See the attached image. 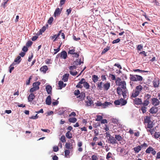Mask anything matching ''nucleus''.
Listing matches in <instances>:
<instances>
[{
    "mask_svg": "<svg viewBox=\"0 0 160 160\" xmlns=\"http://www.w3.org/2000/svg\"><path fill=\"white\" fill-rule=\"evenodd\" d=\"M130 80L132 81H142L143 79V78L141 76L137 75L130 74Z\"/></svg>",
    "mask_w": 160,
    "mask_h": 160,
    "instance_id": "f257e3e1",
    "label": "nucleus"
},
{
    "mask_svg": "<svg viewBox=\"0 0 160 160\" xmlns=\"http://www.w3.org/2000/svg\"><path fill=\"white\" fill-rule=\"evenodd\" d=\"M116 83L117 85L121 86V88L123 89H126V83L124 81H121V78H118L116 81Z\"/></svg>",
    "mask_w": 160,
    "mask_h": 160,
    "instance_id": "f03ea898",
    "label": "nucleus"
},
{
    "mask_svg": "<svg viewBox=\"0 0 160 160\" xmlns=\"http://www.w3.org/2000/svg\"><path fill=\"white\" fill-rule=\"evenodd\" d=\"M108 123V121L106 119H103L102 115H101V124L102 125L104 124L103 126V129L105 130V131H108L109 130V128L108 127L107 124Z\"/></svg>",
    "mask_w": 160,
    "mask_h": 160,
    "instance_id": "7ed1b4c3",
    "label": "nucleus"
},
{
    "mask_svg": "<svg viewBox=\"0 0 160 160\" xmlns=\"http://www.w3.org/2000/svg\"><path fill=\"white\" fill-rule=\"evenodd\" d=\"M127 103L126 100L121 98L119 100H115L114 102V103L116 105H120L121 106L125 105Z\"/></svg>",
    "mask_w": 160,
    "mask_h": 160,
    "instance_id": "20e7f679",
    "label": "nucleus"
},
{
    "mask_svg": "<svg viewBox=\"0 0 160 160\" xmlns=\"http://www.w3.org/2000/svg\"><path fill=\"white\" fill-rule=\"evenodd\" d=\"M76 68L77 67L75 65H73L69 67V68L70 70L69 72L71 75H72L73 76H76L77 75L78 73L77 71H75V72H73L72 71L74 69H76Z\"/></svg>",
    "mask_w": 160,
    "mask_h": 160,
    "instance_id": "39448f33",
    "label": "nucleus"
},
{
    "mask_svg": "<svg viewBox=\"0 0 160 160\" xmlns=\"http://www.w3.org/2000/svg\"><path fill=\"white\" fill-rule=\"evenodd\" d=\"M145 152L147 153H149L151 152L153 155H155L156 153V151L151 146H149L146 150Z\"/></svg>",
    "mask_w": 160,
    "mask_h": 160,
    "instance_id": "423d86ee",
    "label": "nucleus"
},
{
    "mask_svg": "<svg viewBox=\"0 0 160 160\" xmlns=\"http://www.w3.org/2000/svg\"><path fill=\"white\" fill-rule=\"evenodd\" d=\"M83 143L82 141H79L77 142V146L78 147V151L80 152H82L83 151V148L82 147Z\"/></svg>",
    "mask_w": 160,
    "mask_h": 160,
    "instance_id": "0eeeda50",
    "label": "nucleus"
},
{
    "mask_svg": "<svg viewBox=\"0 0 160 160\" xmlns=\"http://www.w3.org/2000/svg\"><path fill=\"white\" fill-rule=\"evenodd\" d=\"M62 8H61L60 9L59 8H57L54 12V17H56L60 15L62 11Z\"/></svg>",
    "mask_w": 160,
    "mask_h": 160,
    "instance_id": "6e6552de",
    "label": "nucleus"
},
{
    "mask_svg": "<svg viewBox=\"0 0 160 160\" xmlns=\"http://www.w3.org/2000/svg\"><path fill=\"white\" fill-rule=\"evenodd\" d=\"M152 103L154 106L158 105L159 103V100L156 98H153L152 99Z\"/></svg>",
    "mask_w": 160,
    "mask_h": 160,
    "instance_id": "1a4fd4ad",
    "label": "nucleus"
},
{
    "mask_svg": "<svg viewBox=\"0 0 160 160\" xmlns=\"http://www.w3.org/2000/svg\"><path fill=\"white\" fill-rule=\"evenodd\" d=\"M61 58V59H66L67 57V53L65 51H63L60 53Z\"/></svg>",
    "mask_w": 160,
    "mask_h": 160,
    "instance_id": "9d476101",
    "label": "nucleus"
},
{
    "mask_svg": "<svg viewBox=\"0 0 160 160\" xmlns=\"http://www.w3.org/2000/svg\"><path fill=\"white\" fill-rule=\"evenodd\" d=\"M158 111L157 107H152L149 110V112L152 114L156 113Z\"/></svg>",
    "mask_w": 160,
    "mask_h": 160,
    "instance_id": "9b49d317",
    "label": "nucleus"
},
{
    "mask_svg": "<svg viewBox=\"0 0 160 160\" xmlns=\"http://www.w3.org/2000/svg\"><path fill=\"white\" fill-rule=\"evenodd\" d=\"M122 95L124 98H128V92L127 89L123 90Z\"/></svg>",
    "mask_w": 160,
    "mask_h": 160,
    "instance_id": "f8f14e48",
    "label": "nucleus"
},
{
    "mask_svg": "<svg viewBox=\"0 0 160 160\" xmlns=\"http://www.w3.org/2000/svg\"><path fill=\"white\" fill-rule=\"evenodd\" d=\"M35 97V96L33 93L30 94L28 98V101L29 102H32Z\"/></svg>",
    "mask_w": 160,
    "mask_h": 160,
    "instance_id": "ddd939ff",
    "label": "nucleus"
},
{
    "mask_svg": "<svg viewBox=\"0 0 160 160\" xmlns=\"http://www.w3.org/2000/svg\"><path fill=\"white\" fill-rule=\"evenodd\" d=\"M109 140L110 141V143L112 144L117 143H118L115 138L112 136H110V138H109Z\"/></svg>",
    "mask_w": 160,
    "mask_h": 160,
    "instance_id": "4468645a",
    "label": "nucleus"
},
{
    "mask_svg": "<svg viewBox=\"0 0 160 160\" xmlns=\"http://www.w3.org/2000/svg\"><path fill=\"white\" fill-rule=\"evenodd\" d=\"M110 84L109 82H107L104 84L103 88L105 90L107 91L110 87Z\"/></svg>",
    "mask_w": 160,
    "mask_h": 160,
    "instance_id": "2eb2a0df",
    "label": "nucleus"
},
{
    "mask_svg": "<svg viewBox=\"0 0 160 160\" xmlns=\"http://www.w3.org/2000/svg\"><path fill=\"white\" fill-rule=\"evenodd\" d=\"M46 89L47 93L48 94H51L52 93V87L50 85H47L46 87Z\"/></svg>",
    "mask_w": 160,
    "mask_h": 160,
    "instance_id": "dca6fc26",
    "label": "nucleus"
},
{
    "mask_svg": "<svg viewBox=\"0 0 160 160\" xmlns=\"http://www.w3.org/2000/svg\"><path fill=\"white\" fill-rule=\"evenodd\" d=\"M87 98L88 100L85 102L86 105L87 106H90L92 104H93V101L92 100H90L91 99L89 97H87Z\"/></svg>",
    "mask_w": 160,
    "mask_h": 160,
    "instance_id": "f3484780",
    "label": "nucleus"
},
{
    "mask_svg": "<svg viewBox=\"0 0 160 160\" xmlns=\"http://www.w3.org/2000/svg\"><path fill=\"white\" fill-rule=\"evenodd\" d=\"M134 102L135 104L138 105H141L142 103L141 99L138 98H137L135 99Z\"/></svg>",
    "mask_w": 160,
    "mask_h": 160,
    "instance_id": "a211bd4d",
    "label": "nucleus"
},
{
    "mask_svg": "<svg viewBox=\"0 0 160 160\" xmlns=\"http://www.w3.org/2000/svg\"><path fill=\"white\" fill-rule=\"evenodd\" d=\"M159 81L158 79H155L153 81V84L154 88L158 87L159 84Z\"/></svg>",
    "mask_w": 160,
    "mask_h": 160,
    "instance_id": "6ab92c4d",
    "label": "nucleus"
},
{
    "mask_svg": "<svg viewBox=\"0 0 160 160\" xmlns=\"http://www.w3.org/2000/svg\"><path fill=\"white\" fill-rule=\"evenodd\" d=\"M46 104L50 105L51 103V97L50 95L48 96L46 100Z\"/></svg>",
    "mask_w": 160,
    "mask_h": 160,
    "instance_id": "aec40b11",
    "label": "nucleus"
},
{
    "mask_svg": "<svg viewBox=\"0 0 160 160\" xmlns=\"http://www.w3.org/2000/svg\"><path fill=\"white\" fill-rule=\"evenodd\" d=\"M84 78H82L80 81L78 83V84L76 85V87L77 88H82V86L81 85L83 83V81Z\"/></svg>",
    "mask_w": 160,
    "mask_h": 160,
    "instance_id": "412c9836",
    "label": "nucleus"
},
{
    "mask_svg": "<svg viewBox=\"0 0 160 160\" xmlns=\"http://www.w3.org/2000/svg\"><path fill=\"white\" fill-rule=\"evenodd\" d=\"M48 68L46 65L41 67L40 68L41 71L43 72L44 73H46V72L48 70Z\"/></svg>",
    "mask_w": 160,
    "mask_h": 160,
    "instance_id": "4be33fe9",
    "label": "nucleus"
},
{
    "mask_svg": "<svg viewBox=\"0 0 160 160\" xmlns=\"http://www.w3.org/2000/svg\"><path fill=\"white\" fill-rule=\"evenodd\" d=\"M85 97V93L84 92H82L80 94V95L78 96V98H79L81 100H83L84 99Z\"/></svg>",
    "mask_w": 160,
    "mask_h": 160,
    "instance_id": "5701e85b",
    "label": "nucleus"
},
{
    "mask_svg": "<svg viewBox=\"0 0 160 160\" xmlns=\"http://www.w3.org/2000/svg\"><path fill=\"white\" fill-rule=\"evenodd\" d=\"M69 76V74L68 73H66L63 76L62 80L64 82H66L68 81V78Z\"/></svg>",
    "mask_w": 160,
    "mask_h": 160,
    "instance_id": "b1692460",
    "label": "nucleus"
},
{
    "mask_svg": "<svg viewBox=\"0 0 160 160\" xmlns=\"http://www.w3.org/2000/svg\"><path fill=\"white\" fill-rule=\"evenodd\" d=\"M139 94V93L136 90H134L132 92V97L135 98L138 96Z\"/></svg>",
    "mask_w": 160,
    "mask_h": 160,
    "instance_id": "393cba45",
    "label": "nucleus"
},
{
    "mask_svg": "<svg viewBox=\"0 0 160 160\" xmlns=\"http://www.w3.org/2000/svg\"><path fill=\"white\" fill-rule=\"evenodd\" d=\"M65 148L71 150L73 149L72 146L70 143L66 142L65 145Z\"/></svg>",
    "mask_w": 160,
    "mask_h": 160,
    "instance_id": "a878e982",
    "label": "nucleus"
},
{
    "mask_svg": "<svg viewBox=\"0 0 160 160\" xmlns=\"http://www.w3.org/2000/svg\"><path fill=\"white\" fill-rule=\"evenodd\" d=\"M83 82V83L82 84H83L84 87L86 89H88L89 88L90 86L89 84L87 82L85 81V80L84 78Z\"/></svg>",
    "mask_w": 160,
    "mask_h": 160,
    "instance_id": "bb28decb",
    "label": "nucleus"
},
{
    "mask_svg": "<svg viewBox=\"0 0 160 160\" xmlns=\"http://www.w3.org/2000/svg\"><path fill=\"white\" fill-rule=\"evenodd\" d=\"M142 87L141 85H139L137 86L135 88V90L138 92L139 93L141 92L142 90Z\"/></svg>",
    "mask_w": 160,
    "mask_h": 160,
    "instance_id": "cd10ccee",
    "label": "nucleus"
},
{
    "mask_svg": "<svg viewBox=\"0 0 160 160\" xmlns=\"http://www.w3.org/2000/svg\"><path fill=\"white\" fill-rule=\"evenodd\" d=\"M21 58L20 56H18L14 60V62L18 64L21 61Z\"/></svg>",
    "mask_w": 160,
    "mask_h": 160,
    "instance_id": "c85d7f7f",
    "label": "nucleus"
},
{
    "mask_svg": "<svg viewBox=\"0 0 160 160\" xmlns=\"http://www.w3.org/2000/svg\"><path fill=\"white\" fill-rule=\"evenodd\" d=\"M133 149L136 153H138L141 149V146H138L134 148Z\"/></svg>",
    "mask_w": 160,
    "mask_h": 160,
    "instance_id": "c756f323",
    "label": "nucleus"
},
{
    "mask_svg": "<svg viewBox=\"0 0 160 160\" xmlns=\"http://www.w3.org/2000/svg\"><path fill=\"white\" fill-rule=\"evenodd\" d=\"M111 103L109 102H105L103 104L101 103V106H102L103 108H106V107L108 106L109 105H110Z\"/></svg>",
    "mask_w": 160,
    "mask_h": 160,
    "instance_id": "7c9ffc66",
    "label": "nucleus"
},
{
    "mask_svg": "<svg viewBox=\"0 0 160 160\" xmlns=\"http://www.w3.org/2000/svg\"><path fill=\"white\" fill-rule=\"evenodd\" d=\"M117 91L118 94L120 96L122 95L123 90L120 87H118L117 88Z\"/></svg>",
    "mask_w": 160,
    "mask_h": 160,
    "instance_id": "2f4dec72",
    "label": "nucleus"
},
{
    "mask_svg": "<svg viewBox=\"0 0 160 160\" xmlns=\"http://www.w3.org/2000/svg\"><path fill=\"white\" fill-rule=\"evenodd\" d=\"M66 137L69 139H70L72 138V134L70 131H68L66 134Z\"/></svg>",
    "mask_w": 160,
    "mask_h": 160,
    "instance_id": "473e14b6",
    "label": "nucleus"
},
{
    "mask_svg": "<svg viewBox=\"0 0 160 160\" xmlns=\"http://www.w3.org/2000/svg\"><path fill=\"white\" fill-rule=\"evenodd\" d=\"M77 121V119L75 118H70L68 119V121L70 122L75 123Z\"/></svg>",
    "mask_w": 160,
    "mask_h": 160,
    "instance_id": "72a5a7b5",
    "label": "nucleus"
},
{
    "mask_svg": "<svg viewBox=\"0 0 160 160\" xmlns=\"http://www.w3.org/2000/svg\"><path fill=\"white\" fill-rule=\"evenodd\" d=\"M92 79L93 81L95 82L98 81V78L97 75H94L92 76Z\"/></svg>",
    "mask_w": 160,
    "mask_h": 160,
    "instance_id": "f704fd0d",
    "label": "nucleus"
},
{
    "mask_svg": "<svg viewBox=\"0 0 160 160\" xmlns=\"http://www.w3.org/2000/svg\"><path fill=\"white\" fill-rule=\"evenodd\" d=\"M149 100H144L143 102H142V105L143 106H148L149 103Z\"/></svg>",
    "mask_w": 160,
    "mask_h": 160,
    "instance_id": "c9c22d12",
    "label": "nucleus"
},
{
    "mask_svg": "<svg viewBox=\"0 0 160 160\" xmlns=\"http://www.w3.org/2000/svg\"><path fill=\"white\" fill-rule=\"evenodd\" d=\"M65 152V157L66 158H69V155L70 153V152L69 150L66 149L64 151Z\"/></svg>",
    "mask_w": 160,
    "mask_h": 160,
    "instance_id": "e433bc0d",
    "label": "nucleus"
},
{
    "mask_svg": "<svg viewBox=\"0 0 160 160\" xmlns=\"http://www.w3.org/2000/svg\"><path fill=\"white\" fill-rule=\"evenodd\" d=\"M144 121L145 123H150L152 122L151 121V118L148 116H146V118L144 120Z\"/></svg>",
    "mask_w": 160,
    "mask_h": 160,
    "instance_id": "4c0bfd02",
    "label": "nucleus"
},
{
    "mask_svg": "<svg viewBox=\"0 0 160 160\" xmlns=\"http://www.w3.org/2000/svg\"><path fill=\"white\" fill-rule=\"evenodd\" d=\"M39 89V88L38 87H33L32 88H30V92H33Z\"/></svg>",
    "mask_w": 160,
    "mask_h": 160,
    "instance_id": "58836bf2",
    "label": "nucleus"
},
{
    "mask_svg": "<svg viewBox=\"0 0 160 160\" xmlns=\"http://www.w3.org/2000/svg\"><path fill=\"white\" fill-rule=\"evenodd\" d=\"M115 138L116 140H117L118 141H121L122 139V137L119 135H115Z\"/></svg>",
    "mask_w": 160,
    "mask_h": 160,
    "instance_id": "ea45409f",
    "label": "nucleus"
},
{
    "mask_svg": "<svg viewBox=\"0 0 160 160\" xmlns=\"http://www.w3.org/2000/svg\"><path fill=\"white\" fill-rule=\"evenodd\" d=\"M59 89H61L63 88V85H64V83L62 81H59L58 83Z\"/></svg>",
    "mask_w": 160,
    "mask_h": 160,
    "instance_id": "a19ab883",
    "label": "nucleus"
},
{
    "mask_svg": "<svg viewBox=\"0 0 160 160\" xmlns=\"http://www.w3.org/2000/svg\"><path fill=\"white\" fill-rule=\"evenodd\" d=\"M41 84L40 82H34L33 84V86L34 87H38L39 88V86Z\"/></svg>",
    "mask_w": 160,
    "mask_h": 160,
    "instance_id": "79ce46f5",
    "label": "nucleus"
},
{
    "mask_svg": "<svg viewBox=\"0 0 160 160\" xmlns=\"http://www.w3.org/2000/svg\"><path fill=\"white\" fill-rule=\"evenodd\" d=\"M14 65V63H12V64H11L10 67H9V72L10 73H11L12 72V71L14 69V67H13Z\"/></svg>",
    "mask_w": 160,
    "mask_h": 160,
    "instance_id": "37998d69",
    "label": "nucleus"
},
{
    "mask_svg": "<svg viewBox=\"0 0 160 160\" xmlns=\"http://www.w3.org/2000/svg\"><path fill=\"white\" fill-rule=\"evenodd\" d=\"M32 42L31 41H28L26 43V46L28 47H30L32 44Z\"/></svg>",
    "mask_w": 160,
    "mask_h": 160,
    "instance_id": "c03bdc74",
    "label": "nucleus"
},
{
    "mask_svg": "<svg viewBox=\"0 0 160 160\" xmlns=\"http://www.w3.org/2000/svg\"><path fill=\"white\" fill-rule=\"evenodd\" d=\"M153 127V123L152 122H151L150 123H148V124L147 125V128H150L151 129Z\"/></svg>",
    "mask_w": 160,
    "mask_h": 160,
    "instance_id": "a18cd8bd",
    "label": "nucleus"
},
{
    "mask_svg": "<svg viewBox=\"0 0 160 160\" xmlns=\"http://www.w3.org/2000/svg\"><path fill=\"white\" fill-rule=\"evenodd\" d=\"M75 50L74 49H72L71 50H69L68 52V53L70 54H74L75 52Z\"/></svg>",
    "mask_w": 160,
    "mask_h": 160,
    "instance_id": "49530a36",
    "label": "nucleus"
},
{
    "mask_svg": "<svg viewBox=\"0 0 160 160\" xmlns=\"http://www.w3.org/2000/svg\"><path fill=\"white\" fill-rule=\"evenodd\" d=\"M110 49V48L109 47H107L106 48H105L103 51L102 52V54H104L105 52H106L107 51H108Z\"/></svg>",
    "mask_w": 160,
    "mask_h": 160,
    "instance_id": "de8ad7c7",
    "label": "nucleus"
},
{
    "mask_svg": "<svg viewBox=\"0 0 160 160\" xmlns=\"http://www.w3.org/2000/svg\"><path fill=\"white\" fill-rule=\"evenodd\" d=\"M53 20V18L52 17H51L48 20V23L49 24H51Z\"/></svg>",
    "mask_w": 160,
    "mask_h": 160,
    "instance_id": "09e8293b",
    "label": "nucleus"
},
{
    "mask_svg": "<svg viewBox=\"0 0 160 160\" xmlns=\"http://www.w3.org/2000/svg\"><path fill=\"white\" fill-rule=\"evenodd\" d=\"M38 118V114H36L35 116H32L29 118L30 119H36Z\"/></svg>",
    "mask_w": 160,
    "mask_h": 160,
    "instance_id": "8fccbe9b",
    "label": "nucleus"
},
{
    "mask_svg": "<svg viewBox=\"0 0 160 160\" xmlns=\"http://www.w3.org/2000/svg\"><path fill=\"white\" fill-rule=\"evenodd\" d=\"M147 108L145 107H142L141 108V110L142 111L143 113H144L146 112Z\"/></svg>",
    "mask_w": 160,
    "mask_h": 160,
    "instance_id": "3c124183",
    "label": "nucleus"
},
{
    "mask_svg": "<svg viewBox=\"0 0 160 160\" xmlns=\"http://www.w3.org/2000/svg\"><path fill=\"white\" fill-rule=\"evenodd\" d=\"M32 78V76H30L28 80H27L26 82V84L27 85H28L29 84L30 82V80Z\"/></svg>",
    "mask_w": 160,
    "mask_h": 160,
    "instance_id": "603ef678",
    "label": "nucleus"
},
{
    "mask_svg": "<svg viewBox=\"0 0 160 160\" xmlns=\"http://www.w3.org/2000/svg\"><path fill=\"white\" fill-rule=\"evenodd\" d=\"M61 141L62 142H66V138L64 136L62 135L61 136Z\"/></svg>",
    "mask_w": 160,
    "mask_h": 160,
    "instance_id": "864d4df0",
    "label": "nucleus"
},
{
    "mask_svg": "<svg viewBox=\"0 0 160 160\" xmlns=\"http://www.w3.org/2000/svg\"><path fill=\"white\" fill-rule=\"evenodd\" d=\"M78 59H76L75 61L73 63V64L74 65H75V66L76 65H81V63L80 62H78Z\"/></svg>",
    "mask_w": 160,
    "mask_h": 160,
    "instance_id": "5fc2aeb1",
    "label": "nucleus"
},
{
    "mask_svg": "<svg viewBox=\"0 0 160 160\" xmlns=\"http://www.w3.org/2000/svg\"><path fill=\"white\" fill-rule=\"evenodd\" d=\"M160 136V133L159 132H155L154 134V137L157 138Z\"/></svg>",
    "mask_w": 160,
    "mask_h": 160,
    "instance_id": "6e6d98bb",
    "label": "nucleus"
},
{
    "mask_svg": "<svg viewBox=\"0 0 160 160\" xmlns=\"http://www.w3.org/2000/svg\"><path fill=\"white\" fill-rule=\"evenodd\" d=\"M120 41V39L119 38H117L115 40H114L112 42V43L115 44L119 42Z\"/></svg>",
    "mask_w": 160,
    "mask_h": 160,
    "instance_id": "4d7b16f0",
    "label": "nucleus"
},
{
    "mask_svg": "<svg viewBox=\"0 0 160 160\" xmlns=\"http://www.w3.org/2000/svg\"><path fill=\"white\" fill-rule=\"evenodd\" d=\"M140 146H141V148L142 149V148L144 147V148H145L146 147H147L148 146V144L144 142L143 144H142Z\"/></svg>",
    "mask_w": 160,
    "mask_h": 160,
    "instance_id": "13d9d810",
    "label": "nucleus"
},
{
    "mask_svg": "<svg viewBox=\"0 0 160 160\" xmlns=\"http://www.w3.org/2000/svg\"><path fill=\"white\" fill-rule=\"evenodd\" d=\"M143 46L141 44L138 45L137 47V50L138 51H141V50Z\"/></svg>",
    "mask_w": 160,
    "mask_h": 160,
    "instance_id": "bf43d9fd",
    "label": "nucleus"
},
{
    "mask_svg": "<svg viewBox=\"0 0 160 160\" xmlns=\"http://www.w3.org/2000/svg\"><path fill=\"white\" fill-rule=\"evenodd\" d=\"M27 46H24L22 48V50L24 52H27L28 50V48Z\"/></svg>",
    "mask_w": 160,
    "mask_h": 160,
    "instance_id": "052dcab7",
    "label": "nucleus"
},
{
    "mask_svg": "<svg viewBox=\"0 0 160 160\" xmlns=\"http://www.w3.org/2000/svg\"><path fill=\"white\" fill-rule=\"evenodd\" d=\"M147 131L148 132H150L151 135H152L154 132V128L150 129H147Z\"/></svg>",
    "mask_w": 160,
    "mask_h": 160,
    "instance_id": "680f3d73",
    "label": "nucleus"
},
{
    "mask_svg": "<svg viewBox=\"0 0 160 160\" xmlns=\"http://www.w3.org/2000/svg\"><path fill=\"white\" fill-rule=\"evenodd\" d=\"M72 10V9L71 8H69V9L67 10L66 12H67V15L68 16L71 13Z\"/></svg>",
    "mask_w": 160,
    "mask_h": 160,
    "instance_id": "e2e57ef3",
    "label": "nucleus"
},
{
    "mask_svg": "<svg viewBox=\"0 0 160 160\" xmlns=\"http://www.w3.org/2000/svg\"><path fill=\"white\" fill-rule=\"evenodd\" d=\"M151 95L150 94H147L145 95V97L146 98V100H149V99L150 98Z\"/></svg>",
    "mask_w": 160,
    "mask_h": 160,
    "instance_id": "0e129e2a",
    "label": "nucleus"
},
{
    "mask_svg": "<svg viewBox=\"0 0 160 160\" xmlns=\"http://www.w3.org/2000/svg\"><path fill=\"white\" fill-rule=\"evenodd\" d=\"M92 160H97L98 159L97 157L95 155H93L92 157Z\"/></svg>",
    "mask_w": 160,
    "mask_h": 160,
    "instance_id": "69168bd1",
    "label": "nucleus"
},
{
    "mask_svg": "<svg viewBox=\"0 0 160 160\" xmlns=\"http://www.w3.org/2000/svg\"><path fill=\"white\" fill-rule=\"evenodd\" d=\"M53 151L55 152H57L58 151V146H54L53 147Z\"/></svg>",
    "mask_w": 160,
    "mask_h": 160,
    "instance_id": "338daca9",
    "label": "nucleus"
},
{
    "mask_svg": "<svg viewBox=\"0 0 160 160\" xmlns=\"http://www.w3.org/2000/svg\"><path fill=\"white\" fill-rule=\"evenodd\" d=\"M74 94L76 96H78V95L80 94V91L78 90H75L74 92Z\"/></svg>",
    "mask_w": 160,
    "mask_h": 160,
    "instance_id": "774afa93",
    "label": "nucleus"
}]
</instances>
